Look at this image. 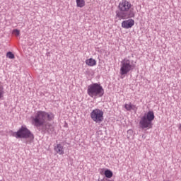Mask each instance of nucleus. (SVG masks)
I'll return each mask as SVG.
<instances>
[{
	"mask_svg": "<svg viewBox=\"0 0 181 181\" xmlns=\"http://www.w3.org/2000/svg\"><path fill=\"white\" fill-rule=\"evenodd\" d=\"M131 3L127 0H122L119 4V10L116 11V19L119 18V21L122 19H128V18H134L135 13L134 10H131Z\"/></svg>",
	"mask_w": 181,
	"mask_h": 181,
	"instance_id": "obj_1",
	"label": "nucleus"
},
{
	"mask_svg": "<svg viewBox=\"0 0 181 181\" xmlns=\"http://www.w3.org/2000/svg\"><path fill=\"white\" fill-rule=\"evenodd\" d=\"M31 119L33 125L39 129L40 127H43L46 124V121H53L54 119V114L52 112H47L39 110L34 117H31Z\"/></svg>",
	"mask_w": 181,
	"mask_h": 181,
	"instance_id": "obj_2",
	"label": "nucleus"
},
{
	"mask_svg": "<svg viewBox=\"0 0 181 181\" xmlns=\"http://www.w3.org/2000/svg\"><path fill=\"white\" fill-rule=\"evenodd\" d=\"M87 94L91 98H101L104 95V88L100 83H92L88 86Z\"/></svg>",
	"mask_w": 181,
	"mask_h": 181,
	"instance_id": "obj_3",
	"label": "nucleus"
},
{
	"mask_svg": "<svg viewBox=\"0 0 181 181\" xmlns=\"http://www.w3.org/2000/svg\"><path fill=\"white\" fill-rule=\"evenodd\" d=\"M136 64L134 60H131L128 58H124L120 62V76H127L129 71H132L135 69Z\"/></svg>",
	"mask_w": 181,
	"mask_h": 181,
	"instance_id": "obj_4",
	"label": "nucleus"
},
{
	"mask_svg": "<svg viewBox=\"0 0 181 181\" xmlns=\"http://www.w3.org/2000/svg\"><path fill=\"white\" fill-rule=\"evenodd\" d=\"M155 119V114L153 111H148L146 114L141 118L139 126L141 129H151L152 128V122Z\"/></svg>",
	"mask_w": 181,
	"mask_h": 181,
	"instance_id": "obj_5",
	"label": "nucleus"
},
{
	"mask_svg": "<svg viewBox=\"0 0 181 181\" xmlns=\"http://www.w3.org/2000/svg\"><path fill=\"white\" fill-rule=\"evenodd\" d=\"M12 136H14L17 139L19 138L23 139H35V136L29 129L26 128V126H21L18 132L12 134Z\"/></svg>",
	"mask_w": 181,
	"mask_h": 181,
	"instance_id": "obj_6",
	"label": "nucleus"
},
{
	"mask_svg": "<svg viewBox=\"0 0 181 181\" xmlns=\"http://www.w3.org/2000/svg\"><path fill=\"white\" fill-rule=\"evenodd\" d=\"M90 118L94 122H103L104 121V112L98 108L94 109L90 112Z\"/></svg>",
	"mask_w": 181,
	"mask_h": 181,
	"instance_id": "obj_7",
	"label": "nucleus"
},
{
	"mask_svg": "<svg viewBox=\"0 0 181 181\" xmlns=\"http://www.w3.org/2000/svg\"><path fill=\"white\" fill-rule=\"evenodd\" d=\"M42 134H48V135H52L54 132V127L50 123L44 124L42 128L38 129Z\"/></svg>",
	"mask_w": 181,
	"mask_h": 181,
	"instance_id": "obj_8",
	"label": "nucleus"
},
{
	"mask_svg": "<svg viewBox=\"0 0 181 181\" xmlns=\"http://www.w3.org/2000/svg\"><path fill=\"white\" fill-rule=\"evenodd\" d=\"M135 25V21L132 19L125 20L122 22V28L123 29H131Z\"/></svg>",
	"mask_w": 181,
	"mask_h": 181,
	"instance_id": "obj_9",
	"label": "nucleus"
},
{
	"mask_svg": "<svg viewBox=\"0 0 181 181\" xmlns=\"http://www.w3.org/2000/svg\"><path fill=\"white\" fill-rule=\"evenodd\" d=\"M54 151L57 152V153H59V155H64V150L63 149V146H62L61 144H58L57 146L54 148Z\"/></svg>",
	"mask_w": 181,
	"mask_h": 181,
	"instance_id": "obj_10",
	"label": "nucleus"
},
{
	"mask_svg": "<svg viewBox=\"0 0 181 181\" xmlns=\"http://www.w3.org/2000/svg\"><path fill=\"white\" fill-rule=\"evenodd\" d=\"M85 63H86V64H87V66H89V67H93V66L97 65V61H95V59H94L93 58L86 59Z\"/></svg>",
	"mask_w": 181,
	"mask_h": 181,
	"instance_id": "obj_11",
	"label": "nucleus"
},
{
	"mask_svg": "<svg viewBox=\"0 0 181 181\" xmlns=\"http://www.w3.org/2000/svg\"><path fill=\"white\" fill-rule=\"evenodd\" d=\"M76 3L78 8H83V6H86V1L84 0H76Z\"/></svg>",
	"mask_w": 181,
	"mask_h": 181,
	"instance_id": "obj_12",
	"label": "nucleus"
},
{
	"mask_svg": "<svg viewBox=\"0 0 181 181\" xmlns=\"http://www.w3.org/2000/svg\"><path fill=\"white\" fill-rule=\"evenodd\" d=\"M124 108L127 110V111H131L132 110H135L136 106H135V105H132L131 103L125 104Z\"/></svg>",
	"mask_w": 181,
	"mask_h": 181,
	"instance_id": "obj_13",
	"label": "nucleus"
},
{
	"mask_svg": "<svg viewBox=\"0 0 181 181\" xmlns=\"http://www.w3.org/2000/svg\"><path fill=\"white\" fill-rule=\"evenodd\" d=\"M104 175L105 177H107V179H111L113 174H112V171H111L110 170H106L105 171Z\"/></svg>",
	"mask_w": 181,
	"mask_h": 181,
	"instance_id": "obj_14",
	"label": "nucleus"
},
{
	"mask_svg": "<svg viewBox=\"0 0 181 181\" xmlns=\"http://www.w3.org/2000/svg\"><path fill=\"white\" fill-rule=\"evenodd\" d=\"M4 94H5V90H4V86L0 84V100L4 97Z\"/></svg>",
	"mask_w": 181,
	"mask_h": 181,
	"instance_id": "obj_15",
	"label": "nucleus"
},
{
	"mask_svg": "<svg viewBox=\"0 0 181 181\" xmlns=\"http://www.w3.org/2000/svg\"><path fill=\"white\" fill-rule=\"evenodd\" d=\"M6 57H8V59H15V54H13L12 52H8L6 54Z\"/></svg>",
	"mask_w": 181,
	"mask_h": 181,
	"instance_id": "obj_16",
	"label": "nucleus"
},
{
	"mask_svg": "<svg viewBox=\"0 0 181 181\" xmlns=\"http://www.w3.org/2000/svg\"><path fill=\"white\" fill-rule=\"evenodd\" d=\"M13 35H16V36H20L21 35V31H19V30H18V29H14L13 30Z\"/></svg>",
	"mask_w": 181,
	"mask_h": 181,
	"instance_id": "obj_17",
	"label": "nucleus"
},
{
	"mask_svg": "<svg viewBox=\"0 0 181 181\" xmlns=\"http://www.w3.org/2000/svg\"><path fill=\"white\" fill-rule=\"evenodd\" d=\"M178 129L181 131V123L178 124Z\"/></svg>",
	"mask_w": 181,
	"mask_h": 181,
	"instance_id": "obj_18",
	"label": "nucleus"
},
{
	"mask_svg": "<svg viewBox=\"0 0 181 181\" xmlns=\"http://www.w3.org/2000/svg\"><path fill=\"white\" fill-rule=\"evenodd\" d=\"M127 132H132V130L129 129L127 131Z\"/></svg>",
	"mask_w": 181,
	"mask_h": 181,
	"instance_id": "obj_19",
	"label": "nucleus"
}]
</instances>
